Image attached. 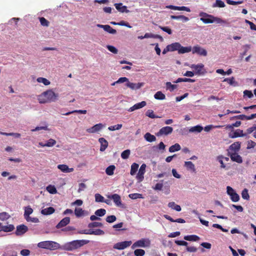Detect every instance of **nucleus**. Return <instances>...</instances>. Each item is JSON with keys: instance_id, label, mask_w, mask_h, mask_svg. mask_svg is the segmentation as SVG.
<instances>
[{"instance_id": "f257e3e1", "label": "nucleus", "mask_w": 256, "mask_h": 256, "mask_svg": "<svg viewBox=\"0 0 256 256\" xmlns=\"http://www.w3.org/2000/svg\"><path fill=\"white\" fill-rule=\"evenodd\" d=\"M58 96V94L54 92L52 90H48L39 95L38 100L40 104H46L55 102Z\"/></svg>"}, {"instance_id": "f03ea898", "label": "nucleus", "mask_w": 256, "mask_h": 256, "mask_svg": "<svg viewBox=\"0 0 256 256\" xmlns=\"http://www.w3.org/2000/svg\"><path fill=\"white\" fill-rule=\"evenodd\" d=\"M176 50H178V53L180 54L189 52L192 50V47H184L182 46L179 42H174L168 45L163 50L162 54H166L168 52H174Z\"/></svg>"}, {"instance_id": "7ed1b4c3", "label": "nucleus", "mask_w": 256, "mask_h": 256, "mask_svg": "<svg viewBox=\"0 0 256 256\" xmlns=\"http://www.w3.org/2000/svg\"><path fill=\"white\" fill-rule=\"evenodd\" d=\"M199 16L201 17L200 20L204 24H212L214 22L218 24L224 22V20L220 18L215 17L204 12H200Z\"/></svg>"}, {"instance_id": "20e7f679", "label": "nucleus", "mask_w": 256, "mask_h": 256, "mask_svg": "<svg viewBox=\"0 0 256 256\" xmlns=\"http://www.w3.org/2000/svg\"><path fill=\"white\" fill-rule=\"evenodd\" d=\"M40 248L48 249L50 250H56L60 248V245L56 242L50 240L43 241L38 244Z\"/></svg>"}, {"instance_id": "39448f33", "label": "nucleus", "mask_w": 256, "mask_h": 256, "mask_svg": "<svg viewBox=\"0 0 256 256\" xmlns=\"http://www.w3.org/2000/svg\"><path fill=\"white\" fill-rule=\"evenodd\" d=\"M190 67L196 70V74L203 75L206 72V70L204 69V65L202 64H193Z\"/></svg>"}, {"instance_id": "423d86ee", "label": "nucleus", "mask_w": 256, "mask_h": 256, "mask_svg": "<svg viewBox=\"0 0 256 256\" xmlns=\"http://www.w3.org/2000/svg\"><path fill=\"white\" fill-rule=\"evenodd\" d=\"M88 240H75L70 242L72 248L74 250L77 249L84 244L89 242Z\"/></svg>"}, {"instance_id": "0eeeda50", "label": "nucleus", "mask_w": 256, "mask_h": 256, "mask_svg": "<svg viewBox=\"0 0 256 256\" xmlns=\"http://www.w3.org/2000/svg\"><path fill=\"white\" fill-rule=\"evenodd\" d=\"M150 242L148 240L142 238L135 242L132 246V248L136 247H146L150 246Z\"/></svg>"}, {"instance_id": "6e6552de", "label": "nucleus", "mask_w": 256, "mask_h": 256, "mask_svg": "<svg viewBox=\"0 0 256 256\" xmlns=\"http://www.w3.org/2000/svg\"><path fill=\"white\" fill-rule=\"evenodd\" d=\"M192 54H196L201 56H207V51L204 48L200 47L198 45H196L194 46L192 48Z\"/></svg>"}, {"instance_id": "1a4fd4ad", "label": "nucleus", "mask_w": 256, "mask_h": 256, "mask_svg": "<svg viewBox=\"0 0 256 256\" xmlns=\"http://www.w3.org/2000/svg\"><path fill=\"white\" fill-rule=\"evenodd\" d=\"M132 244V241H124L122 242H117L114 246V248L122 250L130 246Z\"/></svg>"}, {"instance_id": "9d476101", "label": "nucleus", "mask_w": 256, "mask_h": 256, "mask_svg": "<svg viewBox=\"0 0 256 256\" xmlns=\"http://www.w3.org/2000/svg\"><path fill=\"white\" fill-rule=\"evenodd\" d=\"M28 228L24 224L18 225L16 226L15 234L17 236H20L28 231Z\"/></svg>"}, {"instance_id": "9b49d317", "label": "nucleus", "mask_w": 256, "mask_h": 256, "mask_svg": "<svg viewBox=\"0 0 256 256\" xmlns=\"http://www.w3.org/2000/svg\"><path fill=\"white\" fill-rule=\"evenodd\" d=\"M146 165L144 164H143L141 165L138 173L136 176V178L138 180L139 182H141L143 180L144 176V175L146 172Z\"/></svg>"}, {"instance_id": "f8f14e48", "label": "nucleus", "mask_w": 256, "mask_h": 256, "mask_svg": "<svg viewBox=\"0 0 256 256\" xmlns=\"http://www.w3.org/2000/svg\"><path fill=\"white\" fill-rule=\"evenodd\" d=\"M105 126V125L100 123L95 124L93 126L86 130V131L89 133H95L100 130L103 128Z\"/></svg>"}, {"instance_id": "ddd939ff", "label": "nucleus", "mask_w": 256, "mask_h": 256, "mask_svg": "<svg viewBox=\"0 0 256 256\" xmlns=\"http://www.w3.org/2000/svg\"><path fill=\"white\" fill-rule=\"evenodd\" d=\"M108 198L110 199H112L116 206H120L122 205L121 198L118 194H115L108 196Z\"/></svg>"}, {"instance_id": "4468645a", "label": "nucleus", "mask_w": 256, "mask_h": 256, "mask_svg": "<svg viewBox=\"0 0 256 256\" xmlns=\"http://www.w3.org/2000/svg\"><path fill=\"white\" fill-rule=\"evenodd\" d=\"M126 85L127 87L134 90L140 88L144 85V84L142 82L133 83L130 82L128 80V82L126 83Z\"/></svg>"}, {"instance_id": "2eb2a0df", "label": "nucleus", "mask_w": 256, "mask_h": 256, "mask_svg": "<svg viewBox=\"0 0 256 256\" xmlns=\"http://www.w3.org/2000/svg\"><path fill=\"white\" fill-rule=\"evenodd\" d=\"M114 6L116 9L120 12L128 13L130 12V10L127 9V6H123L122 3H116Z\"/></svg>"}, {"instance_id": "dca6fc26", "label": "nucleus", "mask_w": 256, "mask_h": 256, "mask_svg": "<svg viewBox=\"0 0 256 256\" xmlns=\"http://www.w3.org/2000/svg\"><path fill=\"white\" fill-rule=\"evenodd\" d=\"M246 134H243V131L240 129L236 130L234 132H230L229 133V137L230 138H235L240 136H246Z\"/></svg>"}, {"instance_id": "f3484780", "label": "nucleus", "mask_w": 256, "mask_h": 256, "mask_svg": "<svg viewBox=\"0 0 256 256\" xmlns=\"http://www.w3.org/2000/svg\"><path fill=\"white\" fill-rule=\"evenodd\" d=\"M70 222V218L69 217H65L62 218L56 226L57 228H60L66 226Z\"/></svg>"}, {"instance_id": "a211bd4d", "label": "nucleus", "mask_w": 256, "mask_h": 256, "mask_svg": "<svg viewBox=\"0 0 256 256\" xmlns=\"http://www.w3.org/2000/svg\"><path fill=\"white\" fill-rule=\"evenodd\" d=\"M146 103L145 101H142L140 102L134 104L132 106L130 107L128 110V112H133L136 110L146 106Z\"/></svg>"}, {"instance_id": "6ab92c4d", "label": "nucleus", "mask_w": 256, "mask_h": 256, "mask_svg": "<svg viewBox=\"0 0 256 256\" xmlns=\"http://www.w3.org/2000/svg\"><path fill=\"white\" fill-rule=\"evenodd\" d=\"M58 168L63 172L69 173L72 172L74 170V168H69L66 164H59L58 166Z\"/></svg>"}, {"instance_id": "aec40b11", "label": "nucleus", "mask_w": 256, "mask_h": 256, "mask_svg": "<svg viewBox=\"0 0 256 256\" xmlns=\"http://www.w3.org/2000/svg\"><path fill=\"white\" fill-rule=\"evenodd\" d=\"M98 142L100 143V151H104L108 146V141L104 138H100L98 139Z\"/></svg>"}, {"instance_id": "412c9836", "label": "nucleus", "mask_w": 256, "mask_h": 256, "mask_svg": "<svg viewBox=\"0 0 256 256\" xmlns=\"http://www.w3.org/2000/svg\"><path fill=\"white\" fill-rule=\"evenodd\" d=\"M230 157L231 160L234 162H236L239 164H240L242 162V158L236 152L232 154L230 156Z\"/></svg>"}, {"instance_id": "4be33fe9", "label": "nucleus", "mask_w": 256, "mask_h": 256, "mask_svg": "<svg viewBox=\"0 0 256 256\" xmlns=\"http://www.w3.org/2000/svg\"><path fill=\"white\" fill-rule=\"evenodd\" d=\"M173 131V128L171 126H166L161 128V136H167L170 134Z\"/></svg>"}, {"instance_id": "5701e85b", "label": "nucleus", "mask_w": 256, "mask_h": 256, "mask_svg": "<svg viewBox=\"0 0 256 256\" xmlns=\"http://www.w3.org/2000/svg\"><path fill=\"white\" fill-rule=\"evenodd\" d=\"M14 230V226L13 224H10L8 226H2L0 228V232L3 231L4 232H11Z\"/></svg>"}, {"instance_id": "b1692460", "label": "nucleus", "mask_w": 256, "mask_h": 256, "mask_svg": "<svg viewBox=\"0 0 256 256\" xmlns=\"http://www.w3.org/2000/svg\"><path fill=\"white\" fill-rule=\"evenodd\" d=\"M55 212V210L52 207H48L44 209H42L41 210L42 214L44 215H50L52 214Z\"/></svg>"}, {"instance_id": "393cba45", "label": "nucleus", "mask_w": 256, "mask_h": 256, "mask_svg": "<svg viewBox=\"0 0 256 256\" xmlns=\"http://www.w3.org/2000/svg\"><path fill=\"white\" fill-rule=\"evenodd\" d=\"M170 18L172 20H181L183 22H188L189 20V18L188 17H186L184 16H174L172 15L170 16Z\"/></svg>"}, {"instance_id": "a878e982", "label": "nucleus", "mask_w": 256, "mask_h": 256, "mask_svg": "<svg viewBox=\"0 0 256 256\" xmlns=\"http://www.w3.org/2000/svg\"><path fill=\"white\" fill-rule=\"evenodd\" d=\"M204 129L203 127L200 125H197L190 128L189 132H200Z\"/></svg>"}, {"instance_id": "bb28decb", "label": "nucleus", "mask_w": 256, "mask_h": 256, "mask_svg": "<svg viewBox=\"0 0 256 256\" xmlns=\"http://www.w3.org/2000/svg\"><path fill=\"white\" fill-rule=\"evenodd\" d=\"M144 138L149 142H152L156 140V138L154 136L151 134L149 132L146 133L144 136Z\"/></svg>"}, {"instance_id": "cd10ccee", "label": "nucleus", "mask_w": 256, "mask_h": 256, "mask_svg": "<svg viewBox=\"0 0 256 256\" xmlns=\"http://www.w3.org/2000/svg\"><path fill=\"white\" fill-rule=\"evenodd\" d=\"M115 169L116 166L114 165H110L106 168V173L108 176H112L114 174Z\"/></svg>"}, {"instance_id": "c85d7f7f", "label": "nucleus", "mask_w": 256, "mask_h": 256, "mask_svg": "<svg viewBox=\"0 0 256 256\" xmlns=\"http://www.w3.org/2000/svg\"><path fill=\"white\" fill-rule=\"evenodd\" d=\"M184 166L188 170H191L194 172L196 171L195 166L192 162H184Z\"/></svg>"}, {"instance_id": "c756f323", "label": "nucleus", "mask_w": 256, "mask_h": 256, "mask_svg": "<svg viewBox=\"0 0 256 256\" xmlns=\"http://www.w3.org/2000/svg\"><path fill=\"white\" fill-rule=\"evenodd\" d=\"M184 239L188 241H197L200 240V238L196 235H190L184 236Z\"/></svg>"}, {"instance_id": "7c9ffc66", "label": "nucleus", "mask_w": 256, "mask_h": 256, "mask_svg": "<svg viewBox=\"0 0 256 256\" xmlns=\"http://www.w3.org/2000/svg\"><path fill=\"white\" fill-rule=\"evenodd\" d=\"M104 230L100 229H96V230H90V234H94L96 236L104 235Z\"/></svg>"}, {"instance_id": "2f4dec72", "label": "nucleus", "mask_w": 256, "mask_h": 256, "mask_svg": "<svg viewBox=\"0 0 256 256\" xmlns=\"http://www.w3.org/2000/svg\"><path fill=\"white\" fill-rule=\"evenodd\" d=\"M85 211L81 208H76L74 210V214L76 217L79 218L84 215Z\"/></svg>"}, {"instance_id": "473e14b6", "label": "nucleus", "mask_w": 256, "mask_h": 256, "mask_svg": "<svg viewBox=\"0 0 256 256\" xmlns=\"http://www.w3.org/2000/svg\"><path fill=\"white\" fill-rule=\"evenodd\" d=\"M32 212L33 210L30 206L26 207L24 212V218L26 219V218L30 217V215L32 214Z\"/></svg>"}, {"instance_id": "72a5a7b5", "label": "nucleus", "mask_w": 256, "mask_h": 256, "mask_svg": "<svg viewBox=\"0 0 256 256\" xmlns=\"http://www.w3.org/2000/svg\"><path fill=\"white\" fill-rule=\"evenodd\" d=\"M168 206L177 212H180L181 210V207L180 206L176 204L174 202H169Z\"/></svg>"}, {"instance_id": "f704fd0d", "label": "nucleus", "mask_w": 256, "mask_h": 256, "mask_svg": "<svg viewBox=\"0 0 256 256\" xmlns=\"http://www.w3.org/2000/svg\"><path fill=\"white\" fill-rule=\"evenodd\" d=\"M180 146L178 144H176L172 146L169 148V152H177L180 150Z\"/></svg>"}, {"instance_id": "c9c22d12", "label": "nucleus", "mask_w": 256, "mask_h": 256, "mask_svg": "<svg viewBox=\"0 0 256 256\" xmlns=\"http://www.w3.org/2000/svg\"><path fill=\"white\" fill-rule=\"evenodd\" d=\"M226 6L224 2L221 0H216V2L213 4V8H224Z\"/></svg>"}, {"instance_id": "e433bc0d", "label": "nucleus", "mask_w": 256, "mask_h": 256, "mask_svg": "<svg viewBox=\"0 0 256 256\" xmlns=\"http://www.w3.org/2000/svg\"><path fill=\"white\" fill-rule=\"evenodd\" d=\"M139 165L136 163H133L131 166L130 174L131 175H134L137 172Z\"/></svg>"}, {"instance_id": "4c0bfd02", "label": "nucleus", "mask_w": 256, "mask_h": 256, "mask_svg": "<svg viewBox=\"0 0 256 256\" xmlns=\"http://www.w3.org/2000/svg\"><path fill=\"white\" fill-rule=\"evenodd\" d=\"M36 80L38 82L42 83L45 86H48L50 84V82L48 80L44 78H38Z\"/></svg>"}, {"instance_id": "58836bf2", "label": "nucleus", "mask_w": 256, "mask_h": 256, "mask_svg": "<svg viewBox=\"0 0 256 256\" xmlns=\"http://www.w3.org/2000/svg\"><path fill=\"white\" fill-rule=\"evenodd\" d=\"M166 90H168L170 92H172L174 89L178 87L177 85L172 84L170 82H166Z\"/></svg>"}, {"instance_id": "ea45409f", "label": "nucleus", "mask_w": 256, "mask_h": 256, "mask_svg": "<svg viewBox=\"0 0 256 256\" xmlns=\"http://www.w3.org/2000/svg\"><path fill=\"white\" fill-rule=\"evenodd\" d=\"M103 224L100 222H92L88 224V227L89 228H93L96 227H102Z\"/></svg>"}, {"instance_id": "a19ab883", "label": "nucleus", "mask_w": 256, "mask_h": 256, "mask_svg": "<svg viewBox=\"0 0 256 256\" xmlns=\"http://www.w3.org/2000/svg\"><path fill=\"white\" fill-rule=\"evenodd\" d=\"M46 189L51 194H55L57 192L56 189L54 186L48 185Z\"/></svg>"}, {"instance_id": "79ce46f5", "label": "nucleus", "mask_w": 256, "mask_h": 256, "mask_svg": "<svg viewBox=\"0 0 256 256\" xmlns=\"http://www.w3.org/2000/svg\"><path fill=\"white\" fill-rule=\"evenodd\" d=\"M230 196V200L234 202H237L240 200V196L236 192L231 194Z\"/></svg>"}, {"instance_id": "37998d69", "label": "nucleus", "mask_w": 256, "mask_h": 256, "mask_svg": "<svg viewBox=\"0 0 256 256\" xmlns=\"http://www.w3.org/2000/svg\"><path fill=\"white\" fill-rule=\"evenodd\" d=\"M240 147V144L239 142H234L230 146V149L234 150L236 152L239 150Z\"/></svg>"}, {"instance_id": "c03bdc74", "label": "nucleus", "mask_w": 256, "mask_h": 256, "mask_svg": "<svg viewBox=\"0 0 256 256\" xmlns=\"http://www.w3.org/2000/svg\"><path fill=\"white\" fill-rule=\"evenodd\" d=\"M128 196L131 199H132V200L144 198L142 194H138V193H134V194H130Z\"/></svg>"}, {"instance_id": "a18cd8bd", "label": "nucleus", "mask_w": 256, "mask_h": 256, "mask_svg": "<svg viewBox=\"0 0 256 256\" xmlns=\"http://www.w3.org/2000/svg\"><path fill=\"white\" fill-rule=\"evenodd\" d=\"M75 112L78 113V114H86L87 111L86 110H73L72 112H66L65 114H62L64 115V116H68L71 114H73V113H75Z\"/></svg>"}, {"instance_id": "49530a36", "label": "nucleus", "mask_w": 256, "mask_h": 256, "mask_svg": "<svg viewBox=\"0 0 256 256\" xmlns=\"http://www.w3.org/2000/svg\"><path fill=\"white\" fill-rule=\"evenodd\" d=\"M39 20L42 26H48L50 22L44 17L39 18Z\"/></svg>"}, {"instance_id": "de8ad7c7", "label": "nucleus", "mask_w": 256, "mask_h": 256, "mask_svg": "<svg viewBox=\"0 0 256 256\" xmlns=\"http://www.w3.org/2000/svg\"><path fill=\"white\" fill-rule=\"evenodd\" d=\"M10 217V215L6 212H2L0 213V220H5L8 219Z\"/></svg>"}, {"instance_id": "09e8293b", "label": "nucleus", "mask_w": 256, "mask_h": 256, "mask_svg": "<svg viewBox=\"0 0 256 256\" xmlns=\"http://www.w3.org/2000/svg\"><path fill=\"white\" fill-rule=\"evenodd\" d=\"M130 150H124L121 154V157L122 158L125 160L128 158L130 155Z\"/></svg>"}, {"instance_id": "8fccbe9b", "label": "nucleus", "mask_w": 256, "mask_h": 256, "mask_svg": "<svg viewBox=\"0 0 256 256\" xmlns=\"http://www.w3.org/2000/svg\"><path fill=\"white\" fill-rule=\"evenodd\" d=\"M104 30L111 34H115L116 32V30L114 29L113 28H112L109 25H106V26L104 28Z\"/></svg>"}, {"instance_id": "3c124183", "label": "nucleus", "mask_w": 256, "mask_h": 256, "mask_svg": "<svg viewBox=\"0 0 256 256\" xmlns=\"http://www.w3.org/2000/svg\"><path fill=\"white\" fill-rule=\"evenodd\" d=\"M106 210L104 208H100L95 212V214L98 216H102L105 215Z\"/></svg>"}, {"instance_id": "603ef678", "label": "nucleus", "mask_w": 256, "mask_h": 256, "mask_svg": "<svg viewBox=\"0 0 256 256\" xmlns=\"http://www.w3.org/2000/svg\"><path fill=\"white\" fill-rule=\"evenodd\" d=\"M242 196L243 199L248 200L250 198V196L248 193V190L247 189L244 188L242 192Z\"/></svg>"}, {"instance_id": "864d4df0", "label": "nucleus", "mask_w": 256, "mask_h": 256, "mask_svg": "<svg viewBox=\"0 0 256 256\" xmlns=\"http://www.w3.org/2000/svg\"><path fill=\"white\" fill-rule=\"evenodd\" d=\"M94 197L96 202H104V198L99 194H95Z\"/></svg>"}, {"instance_id": "5fc2aeb1", "label": "nucleus", "mask_w": 256, "mask_h": 256, "mask_svg": "<svg viewBox=\"0 0 256 256\" xmlns=\"http://www.w3.org/2000/svg\"><path fill=\"white\" fill-rule=\"evenodd\" d=\"M244 98L246 96L250 98L254 96V94L251 90H245L244 91Z\"/></svg>"}, {"instance_id": "6e6d98bb", "label": "nucleus", "mask_w": 256, "mask_h": 256, "mask_svg": "<svg viewBox=\"0 0 256 256\" xmlns=\"http://www.w3.org/2000/svg\"><path fill=\"white\" fill-rule=\"evenodd\" d=\"M134 254L136 256H143L145 254V252L142 249H136L134 251Z\"/></svg>"}, {"instance_id": "4d7b16f0", "label": "nucleus", "mask_w": 256, "mask_h": 256, "mask_svg": "<svg viewBox=\"0 0 256 256\" xmlns=\"http://www.w3.org/2000/svg\"><path fill=\"white\" fill-rule=\"evenodd\" d=\"M122 124H118L116 125L109 126L108 128V130H111V131H114L115 130H118L122 128Z\"/></svg>"}, {"instance_id": "13d9d810", "label": "nucleus", "mask_w": 256, "mask_h": 256, "mask_svg": "<svg viewBox=\"0 0 256 256\" xmlns=\"http://www.w3.org/2000/svg\"><path fill=\"white\" fill-rule=\"evenodd\" d=\"M116 220V218L115 216L112 215L108 216L106 219V222L108 223H112L115 222Z\"/></svg>"}, {"instance_id": "bf43d9fd", "label": "nucleus", "mask_w": 256, "mask_h": 256, "mask_svg": "<svg viewBox=\"0 0 256 256\" xmlns=\"http://www.w3.org/2000/svg\"><path fill=\"white\" fill-rule=\"evenodd\" d=\"M108 50L113 54H116L118 52V50L114 46H112L108 45L106 46Z\"/></svg>"}, {"instance_id": "052dcab7", "label": "nucleus", "mask_w": 256, "mask_h": 256, "mask_svg": "<svg viewBox=\"0 0 256 256\" xmlns=\"http://www.w3.org/2000/svg\"><path fill=\"white\" fill-rule=\"evenodd\" d=\"M56 144V141L52 138L50 139L46 143V146L47 147H52L54 146Z\"/></svg>"}, {"instance_id": "680f3d73", "label": "nucleus", "mask_w": 256, "mask_h": 256, "mask_svg": "<svg viewBox=\"0 0 256 256\" xmlns=\"http://www.w3.org/2000/svg\"><path fill=\"white\" fill-rule=\"evenodd\" d=\"M146 116H148L149 118H158V116H155L153 110H148L146 112Z\"/></svg>"}, {"instance_id": "e2e57ef3", "label": "nucleus", "mask_w": 256, "mask_h": 256, "mask_svg": "<svg viewBox=\"0 0 256 256\" xmlns=\"http://www.w3.org/2000/svg\"><path fill=\"white\" fill-rule=\"evenodd\" d=\"M241 124L240 121H236V122L226 126V128H233L234 127H238Z\"/></svg>"}, {"instance_id": "0e129e2a", "label": "nucleus", "mask_w": 256, "mask_h": 256, "mask_svg": "<svg viewBox=\"0 0 256 256\" xmlns=\"http://www.w3.org/2000/svg\"><path fill=\"white\" fill-rule=\"evenodd\" d=\"M222 126H214L213 125H208V126H205L204 129L206 132H208L214 128H222Z\"/></svg>"}, {"instance_id": "69168bd1", "label": "nucleus", "mask_w": 256, "mask_h": 256, "mask_svg": "<svg viewBox=\"0 0 256 256\" xmlns=\"http://www.w3.org/2000/svg\"><path fill=\"white\" fill-rule=\"evenodd\" d=\"M245 22L246 24H248L250 25V28L252 30H256V25L254 24L253 22H251L250 20H245Z\"/></svg>"}, {"instance_id": "338daca9", "label": "nucleus", "mask_w": 256, "mask_h": 256, "mask_svg": "<svg viewBox=\"0 0 256 256\" xmlns=\"http://www.w3.org/2000/svg\"><path fill=\"white\" fill-rule=\"evenodd\" d=\"M63 249L66 250H68V251H71V250H73V249L72 248V246L70 244V242L66 244L63 246Z\"/></svg>"}, {"instance_id": "774afa93", "label": "nucleus", "mask_w": 256, "mask_h": 256, "mask_svg": "<svg viewBox=\"0 0 256 256\" xmlns=\"http://www.w3.org/2000/svg\"><path fill=\"white\" fill-rule=\"evenodd\" d=\"M20 254L22 256H28L30 254V251L27 249H24L20 251Z\"/></svg>"}]
</instances>
